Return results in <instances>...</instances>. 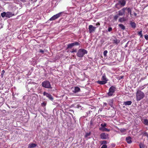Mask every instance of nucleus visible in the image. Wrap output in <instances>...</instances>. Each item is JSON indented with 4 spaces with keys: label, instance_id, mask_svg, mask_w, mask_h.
I'll return each instance as SVG.
<instances>
[{
    "label": "nucleus",
    "instance_id": "a211bd4d",
    "mask_svg": "<svg viewBox=\"0 0 148 148\" xmlns=\"http://www.w3.org/2000/svg\"><path fill=\"white\" fill-rule=\"evenodd\" d=\"M132 102L131 101H127L124 102L123 103V105L125 106L130 105L132 103Z\"/></svg>",
    "mask_w": 148,
    "mask_h": 148
},
{
    "label": "nucleus",
    "instance_id": "39448f33",
    "mask_svg": "<svg viewBox=\"0 0 148 148\" xmlns=\"http://www.w3.org/2000/svg\"><path fill=\"white\" fill-rule=\"evenodd\" d=\"M116 88L114 86H112L109 88L108 95L109 96H112L116 90Z\"/></svg>",
    "mask_w": 148,
    "mask_h": 148
},
{
    "label": "nucleus",
    "instance_id": "58836bf2",
    "mask_svg": "<svg viewBox=\"0 0 148 148\" xmlns=\"http://www.w3.org/2000/svg\"><path fill=\"white\" fill-rule=\"evenodd\" d=\"M145 38L147 40H148V36L147 35H145Z\"/></svg>",
    "mask_w": 148,
    "mask_h": 148
},
{
    "label": "nucleus",
    "instance_id": "f3484780",
    "mask_svg": "<svg viewBox=\"0 0 148 148\" xmlns=\"http://www.w3.org/2000/svg\"><path fill=\"white\" fill-rule=\"evenodd\" d=\"M128 14H130V16L132 17L133 14H132V10L130 8H127V9Z\"/></svg>",
    "mask_w": 148,
    "mask_h": 148
},
{
    "label": "nucleus",
    "instance_id": "5701e85b",
    "mask_svg": "<svg viewBox=\"0 0 148 148\" xmlns=\"http://www.w3.org/2000/svg\"><path fill=\"white\" fill-rule=\"evenodd\" d=\"M118 25L121 29L123 30H124L125 29V26L124 25H123V24H119Z\"/></svg>",
    "mask_w": 148,
    "mask_h": 148
},
{
    "label": "nucleus",
    "instance_id": "4468645a",
    "mask_svg": "<svg viewBox=\"0 0 148 148\" xmlns=\"http://www.w3.org/2000/svg\"><path fill=\"white\" fill-rule=\"evenodd\" d=\"M99 130L102 131L103 132H109L110 130L109 129H108L107 128L104 127H100L99 129Z\"/></svg>",
    "mask_w": 148,
    "mask_h": 148
},
{
    "label": "nucleus",
    "instance_id": "6e6552de",
    "mask_svg": "<svg viewBox=\"0 0 148 148\" xmlns=\"http://www.w3.org/2000/svg\"><path fill=\"white\" fill-rule=\"evenodd\" d=\"M127 8H124L122 9L119 11L118 15L119 16H122L123 15L125 14L126 13L125 11Z\"/></svg>",
    "mask_w": 148,
    "mask_h": 148
},
{
    "label": "nucleus",
    "instance_id": "473e14b6",
    "mask_svg": "<svg viewBox=\"0 0 148 148\" xmlns=\"http://www.w3.org/2000/svg\"><path fill=\"white\" fill-rule=\"evenodd\" d=\"M46 104H47V103L46 102H43L41 103V106L42 107H45L46 106Z\"/></svg>",
    "mask_w": 148,
    "mask_h": 148
},
{
    "label": "nucleus",
    "instance_id": "6ab92c4d",
    "mask_svg": "<svg viewBox=\"0 0 148 148\" xmlns=\"http://www.w3.org/2000/svg\"><path fill=\"white\" fill-rule=\"evenodd\" d=\"M97 83L98 84H101V85L107 83V82H106V81H104L103 80H102V81H98L97 82Z\"/></svg>",
    "mask_w": 148,
    "mask_h": 148
},
{
    "label": "nucleus",
    "instance_id": "de8ad7c7",
    "mask_svg": "<svg viewBox=\"0 0 148 148\" xmlns=\"http://www.w3.org/2000/svg\"><path fill=\"white\" fill-rule=\"evenodd\" d=\"M124 76H121V79H123V78Z\"/></svg>",
    "mask_w": 148,
    "mask_h": 148
},
{
    "label": "nucleus",
    "instance_id": "423d86ee",
    "mask_svg": "<svg viewBox=\"0 0 148 148\" xmlns=\"http://www.w3.org/2000/svg\"><path fill=\"white\" fill-rule=\"evenodd\" d=\"M62 13V12H60L56 14V15H54L51 18H50L49 20L50 21H53L58 19V18L61 16V14Z\"/></svg>",
    "mask_w": 148,
    "mask_h": 148
},
{
    "label": "nucleus",
    "instance_id": "e433bc0d",
    "mask_svg": "<svg viewBox=\"0 0 148 148\" xmlns=\"http://www.w3.org/2000/svg\"><path fill=\"white\" fill-rule=\"evenodd\" d=\"M107 146L106 145H103L101 148H107Z\"/></svg>",
    "mask_w": 148,
    "mask_h": 148
},
{
    "label": "nucleus",
    "instance_id": "7c9ffc66",
    "mask_svg": "<svg viewBox=\"0 0 148 148\" xmlns=\"http://www.w3.org/2000/svg\"><path fill=\"white\" fill-rule=\"evenodd\" d=\"M107 143V141L106 140H103L101 141V145H106Z\"/></svg>",
    "mask_w": 148,
    "mask_h": 148
},
{
    "label": "nucleus",
    "instance_id": "dca6fc26",
    "mask_svg": "<svg viewBox=\"0 0 148 148\" xmlns=\"http://www.w3.org/2000/svg\"><path fill=\"white\" fill-rule=\"evenodd\" d=\"M37 146V144L35 143H30L29 144L28 146V148H34Z\"/></svg>",
    "mask_w": 148,
    "mask_h": 148
},
{
    "label": "nucleus",
    "instance_id": "ddd939ff",
    "mask_svg": "<svg viewBox=\"0 0 148 148\" xmlns=\"http://www.w3.org/2000/svg\"><path fill=\"white\" fill-rule=\"evenodd\" d=\"M130 25L131 27L133 28L134 29L136 27V25L134 22H132V21H130Z\"/></svg>",
    "mask_w": 148,
    "mask_h": 148
},
{
    "label": "nucleus",
    "instance_id": "a19ab883",
    "mask_svg": "<svg viewBox=\"0 0 148 148\" xmlns=\"http://www.w3.org/2000/svg\"><path fill=\"white\" fill-rule=\"evenodd\" d=\"M76 52V49H75V50L73 49V50H72V51H71V53H73V52Z\"/></svg>",
    "mask_w": 148,
    "mask_h": 148
},
{
    "label": "nucleus",
    "instance_id": "a878e982",
    "mask_svg": "<svg viewBox=\"0 0 148 148\" xmlns=\"http://www.w3.org/2000/svg\"><path fill=\"white\" fill-rule=\"evenodd\" d=\"M139 146L140 148H145V145L142 143H140Z\"/></svg>",
    "mask_w": 148,
    "mask_h": 148
},
{
    "label": "nucleus",
    "instance_id": "aec40b11",
    "mask_svg": "<svg viewBox=\"0 0 148 148\" xmlns=\"http://www.w3.org/2000/svg\"><path fill=\"white\" fill-rule=\"evenodd\" d=\"M80 90V88L78 86H76L75 87L74 92L76 93L79 92Z\"/></svg>",
    "mask_w": 148,
    "mask_h": 148
},
{
    "label": "nucleus",
    "instance_id": "7ed1b4c3",
    "mask_svg": "<svg viewBox=\"0 0 148 148\" xmlns=\"http://www.w3.org/2000/svg\"><path fill=\"white\" fill-rule=\"evenodd\" d=\"M87 53L88 52L86 50L81 49L78 50L76 55L79 57L82 58L85 54H87Z\"/></svg>",
    "mask_w": 148,
    "mask_h": 148
},
{
    "label": "nucleus",
    "instance_id": "9d476101",
    "mask_svg": "<svg viewBox=\"0 0 148 148\" xmlns=\"http://www.w3.org/2000/svg\"><path fill=\"white\" fill-rule=\"evenodd\" d=\"M96 27H94L92 25H90L89 26L88 29L89 30V32L90 33H91L95 31Z\"/></svg>",
    "mask_w": 148,
    "mask_h": 148
},
{
    "label": "nucleus",
    "instance_id": "a18cd8bd",
    "mask_svg": "<svg viewBox=\"0 0 148 148\" xmlns=\"http://www.w3.org/2000/svg\"><path fill=\"white\" fill-rule=\"evenodd\" d=\"M124 131H125V130H120L121 132H124Z\"/></svg>",
    "mask_w": 148,
    "mask_h": 148
},
{
    "label": "nucleus",
    "instance_id": "8fccbe9b",
    "mask_svg": "<svg viewBox=\"0 0 148 148\" xmlns=\"http://www.w3.org/2000/svg\"><path fill=\"white\" fill-rule=\"evenodd\" d=\"M90 124H92V123H91H91H90Z\"/></svg>",
    "mask_w": 148,
    "mask_h": 148
},
{
    "label": "nucleus",
    "instance_id": "2eb2a0df",
    "mask_svg": "<svg viewBox=\"0 0 148 148\" xmlns=\"http://www.w3.org/2000/svg\"><path fill=\"white\" fill-rule=\"evenodd\" d=\"M126 140L128 144H130L132 143L131 138L130 136L127 137L126 138Z\"/></svg>",
    "mask_w": 148,
    "mask_h": 148
},
{
    "label": "nucleus",
    "instance_id": "0eeeda50",
    "mask_svg": "<svg viewBox=\"0 0 148 148\" xmlns=\"http://www.w3.org/2000/svg\"><path fill=\"white\" fill-rule=\"evenodd\" d=\"M80 45V44L77 42H75L73 43H71L68 45L67 49H71L75 46H77Z\"/></svg>",
    "mask_w": 148,
    "mask_h": 148
},
{
    "label": "nucleus",
    "instance_id": "9b49d317",
    "mask_svg": "<svg viewBox=\"0 0 148 148\" xmlns=\"http://www.w3.org/2000/svg\"><path fill=\"white\" fill-rule=\"evenodd\" d=\"M43 95L44 96H46L47 98L51 101H53V98L51 95L45 92H43Z\"/></svg>",
    "mask_w": 148,
    "mask_h": 148
},
{
    "label": "nucleus",
    "instance_id": "f704fd0d",
    "mask_svg": "<svg viewBox=\"0 0 148 148\" xmlns=\"http://www.w3.org/2000/svg\"><path fill=\"white\" fill-rule=\"evenodd\" d=\"M4 73H5L4 70H3L1 72V76L2 77H3V74H4Z\"/></svg>",
    "mask_w": 148,
    "mask_h": 148
},
{
    "label": "nucleus",
    "instance_id": "f257e3e1",
    "mask_svg": "<svg viewBox=\"0 0 148 148\" xmlns=\"http://www.w3.org/2000/svg\"><path fill=\"white\" fill-rule=\"evenodd\" d=\"M126 3V1L125 0H119L118 3L115 5V7L118 9H119L124 7Z\"/></svg>",
    "mask_w": 148,
    "mask_h": 148
},
{
    "label": "nucleus",
    "instance_id": "09e8293b",
    "mask_svg": "<svg viewBox=\"0 0 148 148\" xmlns=\"http://www.w3.org/2000/svg\"><path fill=\"white\" fill-rule=\"evenodd\" d=\"M21 1H22L23 2H25V1H25V0H20Z\"/></svg>",
    "mask_w": 148,
    "mask_h": 148
},
{
    "label": "nucleus",
    "instance_id": "4be33fe9",
    "mask_svg": "<svg viewBox=\"0 0 148 148\" xmlns=\"http://www.w3.org/2000/svg\"><path fill=\"white\" fill-rule=\"evenodd\" d=\"M113 43H114L116 44H117L120 42V40H117L116 38H115V39L113 40Z\"/></svg>",
    "mask_w": 148,
    "mask_h": 148
},
{
    "label": "nucleus",
    "instance_id": "412c9836",
    "mask_svg": "<svg viewBox=\"0 0 148 148\" xmlns=\"http://www.w3.org/2000/svg\"><path fill=\"white\" fill-rule=\"evenodd\" d=\"M101 79L104 81H106V82L107 83V82L108 81V79L106 78V76L105 74H104L102 76Z\"/></svg>",
    "mask_w": 148,
    "mask_h": 148
},
{
    "label": "nucleus",
    "instance_id": "c03bdc74",
    "mask_svg": "<svg viewBox=\"0 0 148 148\" xmlns=\"http://www.w3.org/2000/svg\"><path fill=\"white\" fill-rule=\"evenodd\" d=\"M103 105H104L105 106H107V103H103Z\"/></svg>",
    "mask_w": 148,
    "mask_h": 148
},
{
    "label": "nucleus",
    "instance_id": "c85d7f7f",
    "mask_svg": "<svg viewBox=\"0 0 148 148\" xmlns=\"http://www.w3.org/2000/svg\"><path fill=\"white\" fill-rule=\"evenodd\" d=\"M107 124L106 123H101V126L102 127H105L106 126Z\"/></svg>",
    "mask_w": 148,
    "mask_h": 148
},
{
    "label": "nucleus",
    "instance_id": "b1692460",
    "mask_svg": "<svg viewBox=\"0 0 148 148\" xmlns=\"http://www.w3.org/2000/svg\"><path fill=\"white\" fill-rule=\"evenodd\" d=\"M143 123L145 125H148V119H144Z\"/></svg>",
    "mask_w": 148,
    "mask_h": 148
},
{
    "label": "nucleus",
    "instance_id": "3c124183",
    "mask_svg": "<svg viewBox=\"0 0 148 148\" xmlns=\"http://www.w3.org/2000/svg\"><path fill=\"white\" fill-rule=\"evenodd\" d=\"M147 88H148V86L147 87Z\"/></svg>",
    "mask_w": 148,
    "mask_h": 148
},
{
    "label": "nucleus",
    "instance_id": "c9c22d12",
    "mask_svg": "<svg viewBox=\"0 0 148 148\" xmlns=\"http://www.w3.org/2000/svg\"><path fill=\"white\" fill-rule=\"evenodd\" d=\"M118 18V16L117 15L115 16L114 17V19L115 20H116Z\"/></svg>",
    "mask_w": 148,
    "mask_h": 148
},
{
    "label": "nucleus",
    "instance_id": "f8f14e48",
    "mask_svg": "<svg viewBox=\"0 0 148 148\" xmlns=\"http://www.w3.org/2000/svg\"><path fill=\"white\" fill-rule=\"evenodd\" d=\"M6 17L9 18L14 15V14L10 12H6Z\"/></svg>",
    "mask_w": 148,
    "mask_h": 148
},
{
    "label": "nucleus",
    "instance_id": "20e7f679",
    "mask_svg": "<svg viewBox=\"0 0 148 148\" xmlns=\"http://www.w3.org/2000/svg\"><path fill=\"white\" fill-rule=\"evenodd\" d=\"M42 86L43 87L47 88H51L50 83L49 81L46 80L45 81L42 83Z\"/></svg>",
    "mask_w": 148,
    "mask_h": 148
},
{
    "label": "nucleus",
    "instance_id": "79ce46f5",
    "mask_svg": "<svg viewBox=\"0 0 148 148\" xmlns=\"http://www.w3.org/2000/svg\"><path fill=\"white\" fill-rule=\"evenodd\" d=\"M40 52L42 53H43L44 52V51L43 50H42V49H40Z\"/></svg>",
    "mask_w": 148,
    "mask_h": 148
},
{
    "label": "nucleus",
    "instance_id": "1a4fd4ad",
    "mask_svg": "<svg viewBox=\"0 0 148 148\" xmlns=\"http://www.w3.org/2000/svg\"><path fill=\"white\" fill-rule=\"evenodd\" d=\"M100 137L101 139L105 140L109 138L108 134L106 133H102L100 134Z\"/></svg>",
    "mask_w": 148,
    "mask_h": 148
},
{
    "label": "nucleus",
    "instance_id": "f03ea898",
    "mask_svg": "<svg viewBox=\"0 0 148 148\" xmlns=\"http://www.w3.org/2000/svg\"><path fill=\"white\" fill-rule=\"evenodd\" d=\"M145 97L144 92L139 89L137 90L136 92V99L138 101H140Z\"/></svg>",
    "mask_w": 148,
    "mask_h": 148
},
{
    "label": "nucleus",
    "instance_id": "ea45409f",
    "mask_svg": "<svg viewBox=\"0 0 148 148\" xmlns=\"http://www.w3.org/2000/svg\"><path fill=\"white\" fill-rule=\"evenodd\" d=\"M147 85V84L145 85L144 86H143V87L144 86H145ZM142 86L141 87L140 86V88H141V90H143L144 89V87H143V88H142Z\"/></svg>",
    "mask_w": 148,
    "mask_h": 148
},
{
    "label": "nucleus",
    "instance_id": "393cba45",
    "mask_svg": "<svg viewBox=\"0 0 148 148\" xmlns=\"http://www.w3.org/2000/svg\"><path fill=\"white\" fill-rule=\"evenodd\" d=\"M125 21V19L123 17L121 18L119 20V21L122 22Z\"/></svg>",
    "mask_w": 148,
    "mask_h": 148
},
{
    "label": "nucleus",
    "instance_id": "49530a36",
    "mask_svg": "<svg viewBox=\"0 0 148 148\" xmlns=\"http://www.w3.org/2000/svg\"><path fill=\"white\" fill-rule=\"evenodd\" d=\"M100 25V24L99 23H97L96 24V25Z\"/></svg>",
    "mask_w": 148,
    "mask_h": 148
},
{
    "label": "nucleus",
    "instance_id": "4c0bfd02",
    "mask_svg": "<svg viewBox=\"0 0 148 148\" xmlns=\"http://www.w3.org/2000/svg\"><path fill=\"white\" fill-rule=\"evenodd\" d=\"M112 28L111 27H109L108 29V31L109 32H110L112 31Z\"/></svg>",
    "mask_w": 148,
    "mask_h": 148
},
{
    "label": "nucleus",
    "instance_id": "37998d69",
    "mask_svg": "<svg viewBox=\"0 0 148 148\" xmlns=\"http://www.w3.org/2000/svg\"><path fill=\"white\" fill-rule=\"evenodd\" d=\"M133 13L135 16H136L137 14L136 12H134Z\"/></svg>",
    "mask_w": 148,
    "mask_h": 148
},
{
    "label": "nucleus",
    "instance_id": "c756f323",
    "mask_svg": "<svg viewBox=\"0 0 148 148\" xmlns=\"http://www.w3.org/2000/svg\"><path fill=\"white\" fill-rule=\"evenodd\" d=\"M138 34L139 36H140V37H142L143 35L142 31L138 32Z\"/></svg>",
    "mask_w": 148,
    "mask_h": 148
},
{
    "label": "nucleus",
    "instance_id": "cd10ccee",
    "mask_svg": "<svg viewBox=\"0 0 148 148\" xmlns=\"http://www.w3.org/2000/svg\"><path fill=\"white\" fill-rule=\"evenodd\" d=\"M109 105L111 106V107H112L113 106V101L111 100H110L109 101Z\"/></svg>",
    "mask_w": 148,
    "mask_h": 148
},
{
    "label": "nucleus",
    "instance_id": "bb28decb",
    "mask_svg": "<svg viewBox=\"0 0 148 148\" xmlns=\"http://www.w3.org/2000/svg\"><path fill=\"white\" fill-rule=\"evenodd\" d=\"M6 12H4L1 14V15L2 17H4L5 16L6 17Z\"/></svg>",
    "mask_w": 148,
    "mask_h": 148
},
{
    "label": "nucleus",
    "instance_id": "2f4dec72",
    "mask_svg": "<svg viewBox=\"0 0 148 148\" xmlns=\"http://www.w3.org/2000/svg\"><path fill=\"white\" fill-rule=\"evenodd\" d=\"M90 132H89V133H87L86 134L85 136V137H88V136H90Z\"/></svg>",
    "mask_w": 148,
    "mask_h": 148
},
{
    "label": "nucleus",
    "instance_id": "72a5a7b5",
    "mask_svg": "<svg viewBox=\"0 0 148 148\" xmlns=\"http://www.w3.org/2000/svg\"><path fill=\"white\" fill-rule=\"evenodd\" d=\"M107 53H108L107 51L105 50V51H104L103 52V53L104 56H106V54H107Z\"/></svg>",
    "mask_w": 148,
    "mask_h": 148
}]
</instances>
